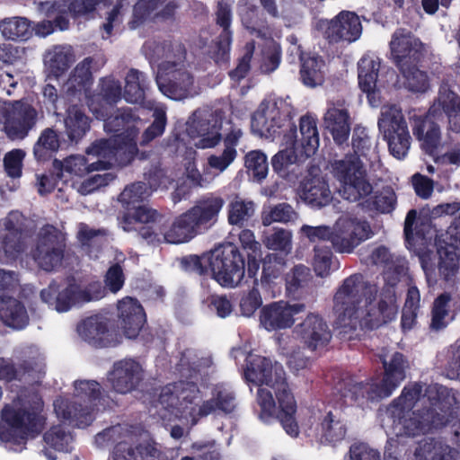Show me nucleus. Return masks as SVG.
Segmentation results:
<instances>
[{"label": "nucleus", "instance_id": "1", "mask_svg": "<svg viewBox=\"0 0 460 460\" xmlns=\"http://www.w3.org/2000/svg\"><path fill=\"white\" fill-rule=\"evenodd\" d=\"M244 361L243 380L259 386L256 402L260 407V419L265 422L277 419L287 434L296 438L299 435L296 419L297 405L283 366L270 358L252 352Z\"/></svg>", "mask_w": 460, "mask_h": 460}, {"label": "nucleus", "instance_id": "2", "mask_svg": "<svg viewBox=\"0 0 460 460\" xmlns=\"http://www.w3.org/2000/svg\"><path fill=\"white\" fill-rule=\"evenodd\" d=\"M335 324L348 340H365L374 330V288L361 273L346 278L333 296Z\"/></svg>", "mask_w": 460, "mask_h": 460}, {"label": "nucleus", "instance_id": "3", "mask_svg": "<svg viewBox=\"0 0 460 460\" xmlns=\"http://www.w3.org/2000/svg\"><path fill=\"white\" fill-rule=\"evenodd\" d=\"M396 403L402 411L413 410L409 418L402 420L404 434L416 436L446 424L438 410L446 412L447 389L438 384H410L402 391Z\"/></svg>", "mask_w": 460, "mask_h": 460}, {"label": "nucleus", "instance_id": "4", "mask_svg": "<svg viewBox=\"0 0 460 460\" xmlns=\"http://www.w3.org/2000/svg\"><path fill=\"white\" fill-rule=\"evenodd\" d=\"M352 147L355 155L346 156L344 159L336 161L333 165V174L341 182L340 193L341 197L349 201L358 203L362 210L374 211V196L371 195L373 186L367 179V172L364 169L359 156H366L369 149V138L365 128L357 127L352 135Z\"/></svg>", "mask_w": 460, "mask_h": 460}, {"label": "nucleus", "instance_id": "5", "mask_svg": "<svg viewBox=\"0 0 460 460\" xmlns=\"http://www.w3.org/2000/svg\"><path fill=\"white\" fill-rule=\"evenodd\" d=\"M44 402L38 394L18 395L1 411L0 440L13 445L25 444L38 437L45 428Z\"/></svg>", "mask_w": 460, "mask_h": 460}, {"label": "nucleus", "instance_id": "6", "mask_svg": "<svg viewBox=\"0 0 460 460\" xmlns=\"http://www.w3.org/2000/svg\"><path fill=\"white\" fill-rule=\"evenodd\" d=\"M185 266L200 276L211 275L220 286L234 288L245 275V258L241 249L233 243L219 244L202 255L184 259Z\"/></svg>", "mask_w": 460, "mask_h": 460}, {"label": "nucleus", "instance_id": "7", "mask_svg": "<svg viewBox=\"0 0 460 460\" xmlns=\"http://www.w3.org/2000/svg\"><path fill=\"white\" fill-rule=\"evenodd\" d=\"M225 203V199L215 192L199 197L186 211L173 217L172 233L176 240L186 243L215 227Z\"/></svg>", "mask_w": 460, "mask_h": 460}, {"label": "nucleus", "instance_id": "8", "mask_svg": "<svg viewBox=\"0 0 460 460\" xmlns=\"http://www.w3.org/2000/svg\"><path fill=\"white\" fill-rule=\"evenodd\" d=\"M75 396L89 404L83 405L75 400L58 399L54 402L57 415L72 426L84 428L93 420V405L101 399V385L95 380H78L75 382Z\"/></svg>", "mask_w": 460, "mask_h": 460}, {"label": "nucleus", "instance_id": "9", "mask_svg": "<svg viewBox=\"0 0 460 460\" xmlns=\"http://www.w3.org/2000/svg\"><path fill=\"white\" fill-rule=\"evenodd\" d=\"M103 296L104 290L100 282L91 284L86 289L82 290L75 283H70L60 289V285L53 280L48 288L40 291L41 300L49 305H54L59 313L67 312L77 304L98 300Z\"/></svg>", "mask_w": 460, "mask_h": 460}, {"label": "nucleus", "instance_id": "10", "mask_svg": "<svg viewBox=\"0 0 460 460\" xmlns=\"http://www.w3.org/2000/svg\"><path fill=\"white\" fill-rule=\"evenodd\" d=\"M66 250L65 238L53 225H44L37 234L31 255L37 265L45 271H52L61 264Z\"/></svg>", "mask_w": 460, "mask_h": 460}, {"label": "nucleus", "instance_id": "11", "mask_svg": "<svg viewBox=\"0 0 460 460\" xmlns=\"http://www.w3.org/2000/svg\"><path fill=\"white\" fill-rule=\"evenodd\" d=\"M378 128L392 155L403 159L411 146V137L401 111L394 106L382 108Z\"/></svg>", "mask_w": 460, "mask_h": 460}, {"label": "nucleus", "instance_id": "12", "mask_svg": "<svg viewBox=\"0 0 460 460\" xmlns=\"http://www.w3.org/2000/svg\"><path fill=\"white\" fill-rule=\"evenodd\" d=\"M42 366L37 352L23 349L14 358L0 357V381L31 384L40 379Z\"/></svg>", "mask_w": 460, "mask_h": 460}, {"label": "nucleus", "instance_id": "13", "mask_svg": "<svg viewBox=\"0 0 460 460\" xmlns=\"http://www.w3.org/2000/svg\"><path fill=\"white\" fill-rule=\"evenodd\" d=\"M319 28L330 45H349L362 33V24L355 12L342 10L332 19L321 20Z\"/></svg>", "mask_w": 460, "mask_h": 460}, {"label": "nucleus", "instance_id": "14", "mask_svg": "<svg viewBox=\"0 0 460 460\" xmlns=\"http://www.w3.org/2000/svg\"><path fill=\"white\" fill-rule=\"evenodd\" d=\"M98 119L104 121V128L107 132L112 133L124 144L129 146L127 162L133 160L134 155L137 152L136 138L139 133L137 126L141 120L137 111L131 108L123 107L117 109L115 114L111 112L107 117Z\"/></svg>", "mask_w": 460, "mask_h": 460}, {"label": "nucleus", "instance_id": "15", "mask_svg": "<svg viewBox=\"0 0 460 460\" xmlns=\"http://www.w3.org/2000/svg\"><path fill=\"white\" fill-rule=\"evenodd\" d=\"M371 234L370 225L366 220L340 218L333 226L332 246L337 252L350 253Z\"/></svg>", "mask_w": 460, "mask_h": 460}, {"label": "nucleus", "instance_id": "16", "mask_svg": "<svg viewBox=\"0 0 460 460\" xmlns=\"http://www.w3.org/2000/svg\"><path fill=\"white\" fill-rule=\"evenodd\" d=\"M111 319L102 314L86 317L78 325L80 336L95 348L116 347L122 341L121 335L111 329Z\"/></svg>", "mask_w": 460, "mask_h": 460}, {"label": "nucleus", "instance_id": "17", "mask_svg": "<svg viewBox=\"0 0 460 460\" xmlns=\"http://www.w3.org/2000/svg\"><path fill=\"white\" fill-rule=\"evenodd\" d=\"M144 378L143 366L132 358L115 361L107 375V380L112 390L120 394L137 390Z\"/></svg>", "mask_w": 460, "mask_h": 460}, {"label": "nucleus", "instance_id": "18", "mask_svg": "<svg viewBox=\"0 0 460 460\" xmlns=\"http://www.w3.org/2000/svg\"><path fill=\"white\" fill-rule=\"evenodd\" d=\"M163 73L156 76V84L163 94L172 100H182L190 94L194 78L183 67H177L175 62L161 66Z\"/></svg>", "mask_w": 460, "mask_h": 460}, {"label": "nucleus", "instance_id": "19", "mask_svg": "<svg viewBox=\"0 0 460 460\" xmlns=\"http://www.w3.org/2000/svg\"><path fill=\"white\" fill-rule=\"evenodd\" d=\"M122 98L121 83L111 75L100 78L95 93L87 100V105L96 119H102L112 112Z\"/></svg>", "mask_w": 460, "mask_h": 460}, {"label": "nucleus", "instance_id": "20", "mask_svg": "<svg viewBox=\"0 0 460 460\" xmlns=\"http://www.w3.org/2000/svg\"><path fill=\"white\" fill-rule=\"evenodd\" d=\"M38 111L27 100L11 103L5 113L4 129L12 139H23L36 126Z\"/></svg>", "mask_w": 460, "mask_h": 460}, {"label": "nucleus", "instance_id": "21", "mask_svg": "<svg viewBox=\"0 0 460 460\" xmlns=\"http://www.w3.org/2000/svg\"><path fill=\"white\" fill-rule=\"evenodd\" d=\"M333 390L343 405H357L364 409L374 400V376L359 381L347 375L335 384Z\"/></svg>", "mask_w": 460, "mask_h": 460}, {"label": "nucleus", "instance_id": "22", "mask_svg": "<svg viewBox=\"0 0 460 460\" xmlns=\"http://www.w3.org/2000/svg\"><path fill=\"white\" fill-rule=\"evenodd\" d=\"M116 323L127 339L138 337L146 323V315L137 299L126 296L118 302Z\"/></svg>", "mask_w": 460, "mask_h": 460}, {"label": "nucleus", "instance_id": "23", "mask_svg": "<svg viewBox=\"0 0 460 460\" xmlns=\"http://www.w3.org/2000/svg\"><path fill=\"white\" fill-rule=\"evenodd\" d=\"M289 131L285 134L287 144L295 149L300 150V156L309 158L315 154L319 147V134L317 119L312 115L306 114L299 119V131L301 137L297 139V130L294 124L288 121Z\"/></svg>", "mask_w": 460, "mask_h": 460}, {"label": "nucleus", "instance_id": "24", "mask_svg": "<svg viewBox=\"0 0 460 460\" xmlns=\"http://www.w3.org/2000/svg\"><path fill=\"white\" fill-rule=\"evenodd\" d=\"M305 308V305L299 303L290 305L282 300L272 302L261 307L260 322L270 332L290 328L295 323V315Z\"/></svg>", "mask_w": 460, "mask_h": 460}, {"label": "nucleus", "instance_id": "25", "mask_svg": "<svg viewBox=\"0 0 460 460\" xmlns=\"http://www.w3.org/2000/svg\"><path fill=\"white\" fill-rule=\"evenodd\" d=\"M295 332L304 346L311 351L327 346L332 336L326 321L316 314H309L296 326Z\"/></svg>", "mask_w": 460, "mask_h": 460}, {"label": "nucleus", "instance_id": "26", "mask_svg": "<svg viewBox=\"0 0 460 460\" xmlns=\"http://www.w3.org/2000/svg\"><path fill=\"white\" fill-rule=\"evenodd\" d=\"M200 390L194 382L180 381L170 384L162 389L159 402L165 408L184 412L199 398Z\"/></svg>", "mask_w": 460, "mask_h": 460}, {"label": "nucleus", "instance_id": "27", "mask_svg": "<svg viewBox=\"0 0 460 460\" xmlns=\"http://www.w3.org/2000/svg\"><path fill=\"white\" fill-rule=\"evenodd\" d=\"M384 365V376L378 386H376V396L388 397L406 378V371L410 365L406 357L394 352L388 358L380 356Z\"/></svg>", "mask_w": 460, "mask_h": 460}, {"label": "nucleus", "instance_id": "28", "mask_svg": "<svg viewBox=\"0 0 460 460\" xmlns=\"http://www.w3.org/2000/svg\"><path fill=\"white\" fill-rule=\"evenodd\" d=\"M428 112L434 118L445 115L447 119V129L460 133V96L452 91L447 84H443L439 87L438 97Z\"/></svg>", "mask_w": 460, "mask_h": 460}, {"label": "nucleus", "instance_id": "29", "mask_svg": "<svg viewBox=\"0 0 460 460\" xmlns=\"http://www.w3.org/2000/svg\"><path fill=\"white\" fill-rule=\"evenodd\" d=\"M390 46L392 56L399 67L418 61L423 47L419 39L404 30L394 32Z\"/></svg>", "mask_w": 460, "mask_h": 460}, {"label": "nucleus", "instance_id": "30", "mask_svg": "<svg viewBox=\"0 0 460 460\" xmlns=\"http://www.w3.org/2000/svg\"><path fill=\"white\" fill-rule=\"evenodd\" d=\"M93 119L77 104L68 106L64 118L65 135L69 145H77L90 131Z\"/></svg>", "mask_w": 460, "mask_h": 460}, {"label": "nucleus", "instance_id": "31", "mask_svg": "<svg viewBox=\"0 0 460 460\" xmlns=\"http://www.w3.org/2000/svg\"><path fill=\"white\" fill-rule=\"evenodd\" d=\"M435 119L429 116H416L413 119L412 132L420 141L421 149L433 155L441 144V132L439 127L432 120Z\"/></svg>", "mask_w": 460, "mask_h": 460}, {"label": "nucleus", "instance_id": "32", "mask_svg": "<svg viewBox=\"0 0 460 460\" xmlns=\"http://www.w3.org/2000/svg\"><path fill=\"white\" fill-rule=\"evenodd\" d=\"M286 264L285 256L278 253H269L262 261L261 286L265 291L270 292L273 296L280 291L285 277L283 273Z\"/></svg>", "mask_w": 460, "mask_h": 460}, {"label": "nucleus", "instance_id": "33", "mask_svg": "<svg viewBox=\"0 0 460 460\" xmlns=\"http://www.w3.org/2000/svg\"><path fill=\"white\" fill-rule=\"evenodd\" d=\"M102 57H87L79 62L67 81L68 91L74 93L86 91L93 84V73L98 72L105 65Z\"/></svg>", "mask_w": 460, "mask_h": 460}, {"label": "nucleus", "instance_id": "34", "mask_svg": "<svg viewBox=\"0 0 460 460\" xmlns=\"http://www.w3.org/2000/svg\"><path fill=\"white\" fill-rule=\"evenodd\" d=\"M301 199L313 208L327 206L332 199V195L327 181L321 176L305 178L300 184Z\"/></svg>", "mask_w": 460, "mask_h": 460}, {"label": "nucleus", "instance_id": "35", "mask_svg": "<svg viewBox=\"0 0 460 460\" xmlns=\"http://www.w3.org/2000/svg\"><path fill=\"white\" fill-rule=\"evenodd\" d=\"M299 62V78L305 86L314 88L323 84L326 63L322 56L311 52L301 54Z\"/></svg>", "mask_w": 460, "mask_h": 460}, {"label": "nucleus", "instance_id": "36", "mask_svg": "<svg viewBox=\"0 0 460 460\" xmlns=\"http://www.w3.org/2000/svg\"><path fill=\"white\" fill-rule=\"evenodd\" d=\"M174 219L161 218L156 224L142 225L137 229L138 237L147 243H166L171 244H181V240H175L177 237L172 233Z\"/></svg>", "mask_w": 460, "mask_h": 460}, {"label": "nucleus", "instance_id": "37", "mask_svg": "<svg viewBox=\"0 0 460 460\" xmlns=\"http://www.w3.org/2000/svg\"><path fill=\"white\" fill-rule=\"evenodd\" d=\"M220 129L221 124L212 114H208L206 118H199L193 121L190 127V134L196 133L200 137L195 144L198 148H212L222 138Z\"/></svg>", "mask_w": 460, "mask_h": 460}, {"label": "nucleus", "instance_id": "38", "mask_svg": "<svg viewBox=\"0 0 460 460\" xmlns=\"http://www.w3.org/2000/svg\"><path fill=\"white\" fill-rule=\"evenodd\" d=\"M0 319L12 328L22 329L29 323V315L23 303L13 296H0Z\"/></svg>", "mask_w": 460, "mask_h": 460}, {"label": "nucleus", "instance_id": "39", "mask_svg": "<svg viewBox=\"0 0 460 460\" xmlns=\"http://www.w3.org/2000/svg\"><path fill=\"white\" fill-rule=\"evenodd\" d=\"M349 114L345 108L329 107L324 115L326 128L331 132L334 142L342 145L348 141L350 133Z\"/></svg>", "mask_w": 460, "mask_h": 460}, {"label": "nucleus", "instance_id": "40", "mask_svg": "<svg viewBox=\"0 0 460 460\" xmlns=\"http://www.w3.org/2000/svg\"><path fill=\"white\" fill-rule=\"evenodd\" d=\"M384 263V279L392 288L405 275L407 270L406 260L402 257L390 254L385 247L376 250V265Z\"/></svg>", "mask_w": 460, "mask_h": 460}, {"label": "nucleus", "instance_id": "41", "mask_svg": "<svg viewBox=\"0 0 460 460\" xmlns=\"http://www.w3.org/2000/svg\"><path fill=\"white\" fill-rule=\"evenodd\" d=\"M114 460H168L155 445L146 443L132 447L127 442L119 443L114 449Z\"/></svg>", "mask_w": 460, "mask_h": 460}, {"label": "nucleus", "instance_id": "42", "mask_svg": "<svg viewBox=\"0 0 460 460\" xmlns=\"http://www.w3.org/2000/svg\"><path fill=\"white\" fill-rule=\"evenodd\" d=\"M232 6L226 1L221 0L217 3L215 12L216 24L222 29L217 41V48L222 56L228 54L232 43L233 31L232 24Z\"/></svg>", "mask_w": 460, "mask_h": 460}, {"label": "nucleus", "instance_id": "43", "mask_svg": "<svg viewBox=\"0 0 460 460\" xmlns=\"http://www.w3.org/2000/svg\"><path fill=\"white\" fill-rule=\"evenodd\" d=\"M149 88L150 82L147 75L136 68H130L125 77L123 98L128 102L142 104Z\"/></svg>", "mask_w": 460, "mask_h": 460}, {"label": "nucleus", "instance_id": "44", "mask_svg": "<svg viewBox=\"0 0 460 460\" xmlns=\"http://www.w3.org/2000/svg\"><path fill=\"white\" fill-rule=\"evenodd\" d=\"M238 14L242 25L251 34L258 37L263 34V31L268 26V21L259 6L248 0H241L238 4Z\"/></svg>", "mask_w": 460, "mask_h": 460}, {"label": "nucleus", "instance_id": "45", "mask_svg": "<svg viewBox=\"0 0 460 460\" xmlns=\"http://www.w3.org/2000/svg\"><path fill=\"white\" fill-rule=\"evenodd\" d=\"M457 452L441 440L424 438L414 451V460H456Z\"/></svg>", "mask_w": 460, "mask_h": 460}, {"label": "nucleus", "instance_id": "46", "mask_svg": "<svg viewBox=\"0 0 460 460\" xmlns=\"http://www.w3.org/2000/svg\"><path fill=\"white\" fill-rule=\"evenodd\" d=\"M236 407L235 395L234 392L226 388L216 389L211 399L204 401L199 406L198 416L206 417L216 411L224 414H230Z\"/></svg>", "mask_w": 460, "mask_h": 460}, {"label": "nucleus", "instance_id": "47", "mask_svg": "<svg viewBox=\"0 0 460 460\" xmlns=\"http://www.w3.org/2000/svg\"><path fill=\"white\" fill-rule=\"evenodd\" d=\"M59 132L53 128H44L33 146V155L38 162H47L54 158L60 148Z\"/></svg>", "mask_w": 460, "mask_h": 460}, {"label": "nucleus", "instance_id": "48", "mask_svg": "<svg viewBox=\"0 0 460 460\" xmlns=\"http://www.w3.org/2000/svg\"><path fill=\"white\" fill-rule=\"evenodd\" d=\"M25 250V237L5 233L0 234V261L13 263Z\"/></svg>", "mask_w": 460, "mask_h": 460}, {"label": "nucleus", "instance_id": "49", "mask_svg": "<svg viewBox=\"0 0 460 460\" xmlns=\"http://www.w3.org/2000/svg\"><path fill=\"white\" fill-rule=\"evenodd\" d=\"M358 79L360 90L367 93L368 103L374 107V58L368 54L358 62Z\"/></svg>", "mask_w": 460, "mask_h": 460}, {"label": "nucleus", "instance_id": "50", "mask_svg": "<svg viewBox=\"0 0 460 460\" xmlns=\"http://www.w3.org/2000/svg\"><path fill=\"white\" fill-rule=\"evenodd\" d=\"M275 111L270 112V116L265 111H255L251 119V128L252 132L261 137H275L280 135L282 125L277 120L276 116L272 115ZM279 113V111H276Z\"/></svg>", "mask_w": 460, "mask_h": 460}, {"label": "nucleus", "instance_id": "51", "mask_svg": "<svg viewBox=\"0 0 460 460\" xmlns=\"http://www.w3.org/2000/svg\"><path fill=\"white\" fill-rule=\"evenodd\" d=\"M111 165L112 163L108 161L97 160L89 163L88 159L84 155H72L65 160L63 166L66 172L72 174L84 176L93 171L107 170Z\"/></svg>", "mask_w": 460, "mask_h": 460}, {"label": "nucleus", "instance_id": "52", "mask_svg": "<svg viewBox=\"0 0 460 460\" xmlns=\"http://www.w3.org/2000/svg\"><path fill=\"white\" fill-rule=\"evenodd\" d=\"M2 35L12 40H27L31 36V22L25 17L5 18L2 21Z\"/></svg>", "mask_w": 460, "mask_h": 460}, {"label": "nucleus", "instance_id": "53", "mask_svg": "<svg viewBox=\"0 0 460 460\" xmlns=\"http://www.w3.org/2000/svg\"><path fill=\"white\" fill-rule=\"evenodd\" d=\"M132 212H127L122 217V224L124 230H131V225L134 223H141L143 225L156 224L161 218H168L160 214L156 209L147 208L144 205H138L132 208Z\"/></svg>", "mask_w": 460, "mask_h": 460}, {"label": "nucleus", "instance_id": "54", "mask_svg": "<svg viewBox=\"0 0 460 460\" xmlns=\"http://www.w3.org/2000/svg\"><path fill=\"white\" fill-rule=\"evenodd\" d=\"M312 279L310 268L304 264L295 265L284 277L287 294L295 296L300 289L307 287Z\"/></svg>", "mask_w": 460, "mask_h": 460}, {"label": "nucleus", "instance_id": "55", "mask_svg": "<svg viewBox=\"0 0 460 460\" xmlns=\"http://www.w3.org/2000/svg\"><path fill=\"white\" fill-rule=\"evenodd\" d=\"M398 314L396 295L394 289L388 288L381 296L376 310V325H382L395 320Z\"/></svg>", "mask_w": 460, "mask_h": 460}, {"label": "nucleus", "instance_id": "56", "mask_svg": "<svg viewBox=\"0 0 460 460\" xmlns=\"http://www.w3.org/2000/svg\"><path fill=\"white\" fill-rule=\"evenodd\" d=\"M450 301L451 296L447 293L441 294L435 299L431 311V329L441 330L453 320L454 316L449 310Z\"/></svg>", "mask_w": 460, "mask_h": 460}, {"label": "nucleus", "instance_id": "57", "mask_svg": "<svg viewBox=\"0 0 460 460\" xmlns=\"http://www.w3.org/2000/svg\"><path fill=\"white\" fill-rule=\"evenodd\" d=\"M111 5L112 0H68L67 11L73 19L90 18L97 9Z\"/></svg>", "mask_w": 460, "mask_h": 460}, {"label": "nucleus", "instance_id": "58", "mask_svg": "<svg viewBox=\"0 0 460 460\" xmlns=\"http://www.w3.org/2000/svg\"><path fill=\"white\" fill-rule=\"evenodd\" d=\"M150 195L151 191L148 190L146 183L137 181L123 190L119 194V200L127 210H130L147 199Z\"/></svg>", "mask_w": 460, "mask_h": 460}, {"label": "nucleus", "instance_id": "59", "mask_svg": "<svg viewBox=\"0 0 460 460\" xmlns=\"http://www.w3.org/2000/svg\"><path fill=\"white\" fill-rule=\"evenodd\" d=\"M290 149L279 151L271 158V166L273 171L282 178H288L291 172V167L296 164L300 156V150L295 149L291 146Z\"/></svg>", "mask_w": 460, "mask_h": 460}, {"label": "nucleus", "instance_id": "60", "mask_svg": "<svg viewBox=\"0 0 460 460\" xmlns=\"http://www.w3.org/2000/svg\"><path fill=\"white\" fill-rule=\"evenodd\" d=\"M244 165L255 181L261 182L268 175V159L266 155L261 150L248 152L244 156Z\"/></svg>", "mask_w": 460, "mask_h": 460}, {"label": "nucleus", "instance_id": "61", "mask_svg": "<svg viewBox=\"0 0 460 460\" xmlns=\"http://www.w3.org/2000/svg\"><path fill=\"white\" fill-rule=\"evenodd\" d=\"M44 442L51 448L59 452H69L73 436L62 425L52 426L43 435Z\"/></svg>", "mask_w": 460, "mask_h": 460}, {"label": "nucleus", "instance_id": "62", "mask_svg": "<svg viewBox=\"0 0 460 460\" xmlns=\"http://www.w3.org/2000/svg\"><path fill=\"white\" fill-rule=\"evenodd\" d=\"M399 68L404 77V85L409 91L425 93L429 89V80L425 72L418 69L412 64Z\"/></svg>", "mask_w": 460, "mask_h": 460}, {"label": "nucleus", "instance_id": "63", "mask_svg": "<svg viewBox=\"0 0 460 460\" xmlns=\"http://www.w3.org/2000/svg\"><path fill=\"white\" fill-rule=\"evenodd\" d=\"M254 203L243 199H235L229 203L227 219L232 226H243L244 223L252 217Z\"/></svg>", "mask_w": 460, "mask_h": 460}, {"label": "nucleus", "instance_id": "64", "mask_svg": "<svg viewBox=\"0 0 460 460\" xmlns=\"http://www.w3.org/2000/svg\"><path fill=\"white\" fill-rule=\"evenodd\" d=\"M262 242L269 250L279 251L286 257L292 249V234L288 230L277 228L266 234Z\"/></svg>", "mask_w": 460, "mask_h": 460}]
</instances>
